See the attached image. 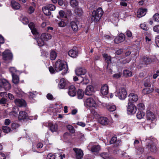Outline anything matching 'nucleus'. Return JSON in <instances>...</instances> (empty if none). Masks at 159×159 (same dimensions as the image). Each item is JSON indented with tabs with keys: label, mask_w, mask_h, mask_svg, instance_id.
<instances>
[{
	"label": "nucleus",
	"mask_w": 159,
	"mask_h": 159,
	"mask_svg": "<svg viewBox=\"0 0 159 159\" xmlns=\"http://www.w3.org/2000/svg\"><path fill=\"white\" fill-rule=\"evenodd\" d=\"M126 34L128 37H131L132 36V33L129 30H127L126 32Z\"/></svg>",
	"instance_id": "680f3d73"
},
{
	"label": "nucleus",
	"mask_w": 159,
	"mask_h": 159,
	"mask_svg": "<svg viewBox=\"0 0 159 159\" xmlns=\"http://www.w3.org/2000/svg\"><path fill=\"white\" fill-rule=\"evenodd\" d=\"M7 103V100L4 97H0V104L5 105Z\"/></svg>",
	"instance_id": "79ce46f5"
},
{
	"label": "nucleus",
	"mask_w": 159,
	"mask_h": 159,
	"mask_svg": "<svg viewBox=\"0 0 159 159\" xmlns=\"http://www.w3.org/2000/svg\"><path fill=\"white\" fill-rule=\"evenodd\" d=\"M3 88L5 90H8L11 88L10 84L5 79H2L0 81V89Z\"/></svg>",
	"instance_id": "0eeeda50"
},
{
	"label": "nucleus",
	"mask_w": 159,
	"mask_h": 159,
	"mask_svg": "<svg viewBox=\"0 0 159 159\" xmlns=\"http://www.w3.org/2000/svg\"><path fill=\"white\" fill-rule=\"evenodd\" d=\"M136 110L135 106L132 102H129L127 107V111L131 114H134L136 112Z\"/></svg>",
	"instance_id": "1a4fd4ad"
},
{
	"label": "nucleus",
	"mask_w": 159,
	"mask_h": 159,
	"mask_svg": "<svg viewBox=\"0 0 159 159\" xmlns=\"http://www.w3.org/2000/svg\"><path fill=\"white\" fill-rule=\"evenodd\" d=\"M83 11L81 8L77 7L75 10L74 12L75 15L78 16H81L83 13Z\"/></svg>",
	"instance_id": "c756f323"
},
{
	"label": "nucleus",
	"mask_w": 159,
	"mask_h": 159,
	"mask_svg": "<svg viewBox=\"0 0 159 159\" xmlns=\"http://www.w3.org/2000/svg\"><path fill=\"white\" fill-rule=\"evenodd\" d=\"M28 26L30 28L31 30L32 29H33V28H35V25L34 23L33 22H30Z\"/></svg>",
	"instance_id": "338daca9"
},
{
	"label": "nucleus",
	"mask_w": 159,
	"mask_h": 159,
	"mask_svg": "<svg viewBox=\"0 0 159 159\" xmlns=\"http://www.w3.org/2000/svg\"><path fill=\"white\" fill-rule=\"evenodd\" d=\"M123 75L125 77L130 76L132 75V72L127 70H124L123 72Z\"/></svg>",
	"instance_id": "e433bc0d"
},
{
	"label": "nucleus",
	"mask_w": 159,
	"mask_h": 159,
	"mask_svg": "<svg viewBox=\"0 0 159 159\" xmlns=\"http://www.w3.org/2000/svg\"><path fill=\"white\" fill-rule=\"evenodd\" d=\"M103 13V11L101 7L98 8L96 10H94L92 14L91 21L98 22Z\"/></svg>",
	"instance_id": "f03ea898"
},
{
	"label": "nucleus",
	"mask_w": 159,
	"mask_h": 159,
	"mask_svg": "<svg viewBox=\"0 0 159 159\" xmlns=\"http://www.w3.org/2000/svg\"><path fill=\"white\" fill-rule=\"evenodd\" d=\"M57 56L56 52L54 51H52L50 53V58L52 60H54Z\"/></svg>",
	"instance_id": "f704fd0d"
},
{
	"label": "nucleus",
	"mask_w": 159,
	"mask_h": 159,
	"mask_svg": "<svg viewBox=\"0 0 159 159\" xmlns=\"http://www.w3.org/2000/svg\"><path fill=\"white\" fill-rule=\"evenodd\" d=\"M69 55L72 57L75 58L78 56V52L77 50V48L74 47L72 49H71L68 52Z\"/></svg>",
	"instance_id": "4468645a"
},
{
	"label": "nucleus",
	"mask_w": 159,
	"mask_h": 159,
	"mask_svg": "<svg viewBox=\"0 0 159 159\" xmlns=\"http://www.w3.org/2000/svg\"><path fill=\"white\" fill-rule=\"evenodd\" d=\"M129 102H136L138 99V95L134 93H130L128 95Z\"/></svg>",
	"instance_id": "a211bd4d"
},
{
	"label": "nucleus",
	"mask_w": 159,
	"mask_h": 159,
	"mask_svg": "<svg viewBox=\"0 0 159 159\" xmlns=\"http://www.w3.org/2000/svg\"><path fill=\"white\" fill-rule=\"evenodd\" d=\"M107 108L108 110L110 111H113L116 109V106L114 105H108L107 106Z\"/></svg>",
	"instance_id": "4c0bfd02"
},
{
	"label": "nucleus",
	"mask_w": 159,
	"mask_h": 159,
	"mask_svg": "<svg viewBox=\"0 0 159 159\" xmlns=\"http://www.w3.org/2000/svg\"><path fill=\"white\" fill-rule=\"evenodd\" d=\"M54 67L57 72L62 70L61 74L63 75H65L67 72L68 70L67 65L60 60L56 61Z\"/></svg>",
	"instance_id": "f257e3e1"
},
{
	"label": "nucleus",
	"mask_w": 159,
	"mask_h": 159,
	"mask_svg": "<svg viewBox=\"0 0 159 159\" xmlns=\"http://www.w3.org/2000/svg\"><path fill=\"white\" fill-rule=\"evenodd\" d=\"M142 60L145 64L148 65L151 62H156L157 59L155 56H154L152 58H150L144 56L142 58Z\"/></svg>",
	"instance_id": "9d476101"
},
{
	"label": "nucleus",
	"mask_w": 159,
	"mask_h": 159,
	"mask_svg": "<svg viewBox=\"0 0 159 159\" xmlns=\"http://www.w3.org/2000/svg\"><path fill=\"white\" fill-rule=\"evenodd\" d=\"M153 18L154 21L156 22L159 21V14L156 13L154 14L153 16Z\"/></svg>",
	"instance_id": "09e8293b"
},
{
	"label": "nucleus",
	"mask_w": 159,
	"mask_h": 159,
	"mask_svg": "<svg viewBox=\"0 0 159 159\" xmlns=\"http://www.w3.org/2000/svg\"><path fill=\"white\" fill-rule=\"evenodd\" d=\"M77 92V91L76 88L73 85H71L69 87L68 89V94L71 97H74L75 96Z\"/></svg>",
	"instance_id": "2eb2a0df"
},
{
	"label": "nucleus",
	"mask_w": 159,
	"mask_h": 159,
	"mask_svg": "<svg viewBox=\"0 0 159 159\" xmlns=\"http://www.w3.org/2000/svg\"><path fill=\"white\" fill-rule=\"evenodd\" d=\"M49 70L51 74H54L55 73V71H56L55 70V69H54L53 67L52 66H50L49 67Z\"/></svg>",
	"instance_id": "bf43d9fd"
},
{
	"label": "nucleus",
	"mask_w": 159,
	"mask_h": 159,
	"mask_svg": "<svg viewBox=\"0 0 159 159\" xmlns=\"http://www.w3.org/2000/svg\"><path fill=\"white\" fill-rule=\"evenodd\" d=\"M147 10L145 8H139L137 11V16L140 18L145 15Z\"/></svg>",
	"instance_id": "aec40b11"
},
{
	"label": "nucleus",
	"mask_w": 159,
	"mask_h": 159,
	"mask_svg": "<svg viewBox=\"0 0 159 159\" xmlns=\"http://www.w3.org/2000/svg\"><path fill=\"white\" fill-rule=\"evenodd\" d=\"M138 108L139 110H143L145 109L144 105L142 103H139L138 105Z\"/></svg>",
	"instance_id": "864d4df0"
},
{
	"label": "nucleus",
	"mask_w": 159,
	"mask_h": 159,
	"mask_svg": "<svg viewBox=\"0 0 159 159\" xmlns=\"http://www.w3.org/2000/svg\"><path fill=\"white\" fill-rule=\"evenodd\" d=\"M101 156L104 159H106L109 157V154L107 152H102L101 154Z\"/></svg>",
	"instance_id": "8fccbe9b"
},
{
	"label": "nucleus",
	"mask_w": 159,
	"mask_h": 159,
	"mask_svg": "<svg viewBox=\"0 0 159 159\" xmlns=\"http://www.w3.org/2000/svg\"><path fill=\"white\" fill-rule=\"evenodd\" d=\"M94 92L95 91L93 87L91 85H89L86 87L84 91V93L86 95L91 96L93 95Z\"/></svg>",
	"instance_id": "9b49d317"
},
{
	"label": "nucleus",
	"mask_w": 159,
	"mask_h": 159,
	"mask_svg": "<svg viewBox=\"0 0 159 159\" xmlns=\"http://www.w3.org/2000/svg\"><path fill=\"white\" fill-rule=\"evenodd\" d=\"M86 72V70L84 68H78L75 70L76 75L78 76H84Z\"/></svg>",
	"instance_id": "f3484780"
},
{
	"label": "nucleus",
	"mask_w": 159,
	"mask_h": 159,
	"mask_svg": "<svg viewBox=\"0 0 159 159\" xmlns=\"http://www.w3.org/2000/svg\"><path fill=\"white\" fill-rule=\"evenodd\" d=\"M11 5L12 8L15 10H18L19 9L20 7V4L18 2L15 1H11Z\"/></svg>",
	"instance_id": "c85d7f7f"
},
{
	"label": "nucleus",
	"mask_w": 159,
	"mask_h": 159,
	"mask_svg": "<svg viewBox=\"0 0 159 159\" xmlns=\"http://www.w3.org/2000/svg\"><path fill=\"white\" fill-rule=\"evenodd\" d=\"M10 71L12 74H12H15L14 72L16 71V69L14 67H11L10 68Z\"/></svg>",
	"instance_id": "13d9d810"
},
{
	"label": "nucleus",
	"mask_w": 159,
	"mask_h": 159,
	"mask_svg": "<svg viewBox=\"0 0 159 159\" xmlns=\"http://www.w3.org/2000/svg\"><path fill=\"white\" fill-rule=\"evenodd\" d=\"M110 142L111 144H114V146L115 147H117L119 146L120 141L117 140L116 136H114L111 139Z\"/></svg>",
	"instance_id": "4be33fe9"
},
{
	"label": "nucleus",
	"mask_w": 159,
	"mask_h": 159,
	"mask_svg": "<svg viewBox=\"0 0 159 159\" xmlns=\"http://www.w3.org/2000/svg\"><path fill=\"white\" fill-rule=\"evenodd\" d=\"M144 152V149L142 147H139L137 149V152L139 155L142 154Z\"/></svg>",
	"instance_id": "3c124183"
},
{
	"label": "nucleus",
	"mask_w": 159,
	"mask_h": 159,
	"mask_svg": "<svg viewBox=\"0 0 159 159\" xmlns=\"http://www.w3.org/2000/svg\"><path fill=\"white\" fill-rule=\"evenodd\" d=\"M66 127L67 129L69 130L70 133L73 134L75 132V130L72 126L70 125H67Z\"/></svg>",
	"instance_id": "ea45409f"
},
{
	"label": "nucleus",
	"mask_w": 159,
	"mask_h": 159,
	"mask_svg": "<svg viewBox=\"0 0 159 159\" xmlns=\"http://www.w3.org/2000/svg\"><path fill=\"white\" fill-rule=\"evenodd\" d=\"M22 23L25 25L29 23L28 19L26 17H24L22 18Z\"/></svg>",
	"instance_id": "5fc2aeb1"
},
{
	"label": "nucleus",
	"mask_w": 159,
	"mask_h": 159,
	"mask_svg": "<svg viewBox=\"0 0 159 159\" xmlns=\"http://www.w3.org/2000/svg\"><path fill=\"white\" fill-rule=\"evenodd\" d=\"M145 115L144 113L142 111L138 112L136 116L137 118L140 119L143 118Z\"/></svg>",
	"instance_id": "c9c22d12"
},
{
	"label": "nucleus",
	"mask_w": 159,
	"mask_h": 159,
	"mask_svg": "<svg viewBox=\"0 0 159 159\" xmlns=\"http://www.w3.org/2000/svg\"><path fill=\"white\" fill-rule=\"evenodd\" d=\"M44 40L41 39V38L40 39H38L37 40V43L39 46H43L44 43Z\"/></svg>",
	"instance_id": "a18cd8bd"
},
{
	"label": "nucleus",
	"mask_w": 159,
	"mask_h": 159,
	"mask_svg": "<svg viewBox=\"0 0 159 159\" xmlns=\"http://www.w3.org/2000/svg\"><path fill=\"white\" fill-rule=\"evenodd\" d=\"M55 5L52 4H49L46 7L42 8V10L44 13L47 16H50L51 14V11H53L56 9Z\"/></svg>",
	"instance_id": "7ed1b4c3"
},
{
	"label": "nucleus",
	"mask_w": 159,
	"mask_h": 159,
	"mask_svg": "<svg viewBox=\"0 0 159 159\" xmlns=\"http://www.w3.org/2000/svg\"><path fill=\"white\" fill-rule=\"evenodd\" d=\"M82 77L83 78L82 81V83L83 84H86L89 82V80L87 78H85V77L82 76Z\"/></svg>",
	"instance_id": "603ef678"
},
{
	"label": "nucleus",
	"mask_w": 159,
	"mask_h": 159,
	"mask_svg": "<svg viewBox=\"0 0 159 159\" xmlns=\"http://www.w3.org/2000/svg\"><path fill=\"white\" fill-rule=\"evenodd\" d=\"M66 84V82L64 78H62L60 80L58 84V86L60 89H63Z\"/></svg>",
	"instance_id": "cd10ccee"
},
{
	"label": "nucleus",
	"mask_w": 159,
	"mask_h": 159,
	"mask_svg": "<svg viewBox=\"0 0 159 159\" xmlns=\"http://www.w3.org/2000/svg\"><path fill=\"white\" fill-rule=\"evenodd\" d=\"M147 144L146 145V148L149 152H156L157 149L153 142L149 139H146Z\"/></svg>",
	"instance_id": "20e7f679"
},
{
	"label": "nucleus",
	"mask_w": 159,
	"mask_h": 159,
	"mask_svg": "<svg viewBox=\"0 0 159 159\" xmlns=\"http://www.w3.org/2000/svg\"><path fill=\"white\" fill-rule=\"evenodd\" d=\"M93 97L94 98L90 97L86 99L85 103L88 107H95L96 106V103L94 99H96V97L95 96Z\"/></svg>",
	"instance_id": "423d86ee"
},
{
	"label": "nucleus",
	"mask_w": 159,
	"mask_h": 159,
	"mask_svg": "<svg viewBox=\"0 0 159 159\" xmlns=\"http://www.w3.org/2000/svg\"><path fill=\"white\" fill-rule=\"evenodd\" d=\"M47 158V159H55V156L52 153H49L48 155Z\"/></svg>",
	"instance_id": "6e6d98bb"
},
{
	"label": "nucleus",
	"mask_w": 159,
	"mask_h": 159,
	"mask_svg": "<svg viewBox=\"0 0 159 159\" xmlns=\"http://www.w3.org/2000/svg\"><path fill=\"white\" fill-rule=\"evenodd\" d=\"M147 119L151 121H152L155 118V115L150 111H148L146 113Z\"/></svg>",
	"instance_id": "6ab92c4d"
},
{
	"label": "nucleus",
	"mask_w": 159,
	"mask_h": 159,
	"mask_svg": "<svg viewBox=\"0 0 159 159\" xmlns=\"http://www.w3.org/2000/svg\"><path fill=\"white\" fill-rule=\"evenodd\" d=\"M101 92L103 95H106L108 93V88L107 85L105 84L103 85L101 88Z\"/></svg>",
	"instance_id": "b1692460"
},
{
	"label": "nucleus",
	"mask_w": 159,
	"mask_h": 159,
	"mask_svg": "<svg viewBox=\"0 0 159 159\" xmlns=\"http://www.w3.org/2000/svg\"><path fill=\"white\" fill-rule=\"evenodd\" d=\"M3 57L5 60H9L12 59V55L10 51L6 50L3 52Z\"/></svg>",
	"instance_id": "ddd939ff"
},
{
	"label": "nucleus",
	"mask_w": 159,
	"mask_h": 159,
	"mask_svg": "<svg viewBox=\"0 0 159 159\" xmlns=\"http://www.w3.org/2000/svg\"><path fill=\"white\" fill-rule=\"evenodd\" d=\"M144 85L146 87H151L150 80L149 78L146 80L144 82Z\"/></svg>",
	"instance_id": "c03bdc74"
},
{
	"label": "nucleus",
	"mask_w": 159,
	"mask_h": 159,
	"mask_svg": "<svg viewBox=\"0 0 159 159\" xmlns=\"http://www.w3.org/2000/svg\"><path fill=\"white\" fill-rule=\"evenodd\" d=\"M100 150V147L98 145H93L91 148V151L92 152H97Z\"/></svg>",
	"instance_id": "473e14b6"
},
{
	"label": "nucleus",
	"mask_w": 159,
	"mask_h": 159,
	"mask_svg": "<svg viewBox=\"0 0 159 159\" xmlns=\"http://www.w3.org/2000/svg\"><path fill=\"white\" fill-rule=\"evenodd\" d=\"M84 92L81 89H79L77 91V98L78 99H82L84 96Z\"/></svg>",
	"instance_id": "7c9ffc66"
},
{
	"label": "nucleus",
	"mask_w": 159,
	"mask_h": 159,
	"mask_svg": "<svg viewBox=\"0 0 159 159\" xmlns=\"http://www.w3.org/2000/svg\"><path fill=\"white\" fill-rule=\"evenodd\" d=\"M12 76L13 83L15 84L18 83L19 81V78L18 76L15 74H12Z\"/></svg>",
	"instance_id": "72a5a7b5"
},
{
	"label": "nucleus",
	"mask_w": 159,
	"mask_h": 159,
	"mask_svg": "<svg viewBox=\"0 0 159 159\" xmlns=\"http://www.w3.org/2000/svg\"><path fill=\"white\" fill-rule=\"evenodd\" d=\"M71 27L73 31H76L78 30V27L76 23L74 21H72L70 23Z\"/></svg>",
	"instance_id": "2f4dec72"
},
{
	"label": "nucleus",
	"mask_w": 159,
	"mask_h": 159,
	"mask_svg": "<svg viewBox=\"0 0 159 159\" xmlns=\"http://www.w3.org/2000/svg\"><path fill=\"white\" fill-rule=\"evenodd\" d=\"M58 25L60 27H64L66 25V23L63 21H58L57 22Z\"/></svg>",
	"instance_id": "49530a36"
},
{
	"label": "nucleus",
	"mask_w": 159,
	"mask_h": 159,
	"mask_svg": "<svg viewBox=\"0 0 159 159\" xmlns=\"http://www.w3.org/2000/svg\"><path fill=\"white\" fill-rule=\"evenodd\" d=\"M48 126L51 131L52 132H56L57 129V125L56 124H54L52 123H49Z\"/></svg>",
	"instance_id": "393cba45"
},
{
	"label": "nucleus",
	"mask_w": 159,
	"mask_h": 159,
	"mask_svg": "<svg viewBox=\"0 0 159 159\" xmlns=\"http://www.w3.org/2000/svg\"><path fill=\"white\" fill-rule=\"evenodd\" d=\"M28 115L27 113L23 111L20 112L18 116L19 120H24L27 118Z\"/></svg>",
	"instance_id": "5701e85b"
},
{
	"label": "nucleus",
	"mask_w": 159,
	"mask_h": 159,
	"mask_svg": "<svg viewBox=\"0 0 159 159\" xmlns=\"http://www.w3.org/2000/svg\"><path fill=\"white\" fill-rule=\"evenodd\" d=\"M73 150L75 152V157L76 159H81L82 158L84 153L82 150L77 148H74Z\"/></svg>",
	"instance_id": "6e6552de"
},
{
	"label": "nucleus",
	"mask_w": 159,
	"mask_h": 159,
	"mask_svg": "<svg viewBox=\"0 0 159 159\" xmlns=\"http://www.w3.org/2000/svg\"><path fill=\"white\" fill-rule=\"evenodd\" d=\"M140 27L144 30L147 31L149 29V28L147 26L146 24L144 23L140 25Z\"/></svg>",
	"instance_id": "de8ad7c7"
},
{
	"label": "nucleus",
	"mask_w": 159,
	"mask_h": 159,
	"mask_svg": "<svg viewBox=\"0 0 159 159\" xmlns=\"http://www.w3.org/2000/svg\"><path fill=\"white\" fill-rule=\"evenodd\" d=\"M40 38L45 41H47L51 38L52 35L48 33H43L41 34Z\"/></svg>",
	"instance_id": "a878e982"
},
{
	"label": "nucleus",
	"mask_w": 159,
	"mask_h": 159,
	"mask_svg": "<svg viewBox=\"0 0 159 159\" xmlns=\"http://www.w3.org/2000/svg\"><path fill=\"white\" fill-rule=\"evenodd\" d=\"M99 122L102 125H105L108 124L109 120L106 117H101L98 120Z\"/></svg>",
	"instance_id": "412c9836"
},
{
	"label": "nucleus",
	"mask_w": 159,
	"mask_h": 159,
	"mask_svg": "<svg viewBox=\"0 0 159 159\" xmlns=\"http://www.w3.org/2000/svg\"><path fill=\"white\" fill-rule=\"evenodd\" d=\"M102 56L105 59V61L107 64V66L108 67L109 64L111 62V57L108 56L107 54L105 53L102 54Z\"/></svg>",
	"instance_id": "bb28decb"
},
{
	"label": "nucleus",
	"mask_w": 159,
	"mask_h": 159,
	"mask_svg": "<svg viewBox=\"0 0 159 159\" xmlns=\"http://www.w3.org/2000/svg\"><path fill=\"white\" fill-rule=\"evenodd\" d=\"M2 128L3 132L7 133H9L11 130V128L7 126H3Z\"/></svg>",
	"instance_id": "37998d69"
},
{
	"label": "nucleus",
	"mask_w": 159,
	"mask_h": 159,
	"mask_svg": "<svg viewBox=\"0 0 159 159\" xmlns=\"http://www.w3.org/2000/svg\"><path fill=\"white\" fill-rule=\"evenodd\" d=\"M59 15L61 17L63 18L64 17L65 15V12L63 11H59Z\"/></svg>",
	"instance_id": "69168bd1"
},
{
	"label": "nucleus",
	"mask_w": 159,
	"mask_h": 159,
	"mask_svg": "<svg viewBox=\"0 0 159 159\" xmlns=\"http://www.w3.org/2000/svg\"><path fill=\"white\" fill-rule=\"evenodd\" d=\"M152 92V89H151L149 87H146L142 91L143 93L144 94L149 93Z\"/></svg>",
	"instance_id": "58836bf2"
},
{
	"label": "nucleus",
	"mask_w": 159,
	"mask_h": 159,
	"mask_svg": "<svg viewBox=\"0 0 159 159\" xmlns=\"http://www.w3.org/2000/svg\"><path fill=\"white\" fill-rule=\"evenodd\" d=\"M34 8L33 6H30V7L29 9V12L30 14H31L34 11Z\"/></svg>",
	"instance_id": "0e129e2a"
},
{
	"label": "nucleus",
	"mask_w": 159,
	"mask_h": 159,
	"mask_svg": "<svg viewBox=\"0 0 159 159\" xmlns=\"http://www.w3.org/2000/svg\"><path fill=\"white\" fill-rule=\"evenodd\" d=\"M155 41L157 46L159 47V35L156 37Z\"/></svg>",
	"instance_id": "774afa93"
},
{
	"label": "nucleus",
	"mask_w": 159,
	"mask_h": 159,
	"mask_svg": "<svg viewBox=\"0 0 159 159\" xmlns=\"http://www.w3.org/2000/svg\"><path fill=\"white\" fill-rule=\"evenodd\" d=\"M14 102L16 105L20 107H25L26 105L25 101L21 98L15 99L14 100Z\"/></svg>",
	"instance_id": "f8f14e48"
},
{
	"label": "nucleus",
	"mask_w": 159,
	"mask_h": 159,
	"mask_svg": "<svg viewBox=\"0 0 159 159\" xmlns=\"http://www.w3.org/2000/svg\"><path fill=\"white\" fill-rule=\"evenodd\" d=\"M47 98L49 100H53V97L52 95L50 93H48L47 95Z\"/></svg>",
	"instance_id": "052dcab7"
},
{
	"label": "nucleus",
	"mask_w": 159,
	"mask_h": 159,
	"mask_svg": "<svg viewBox=\"0 0 159 159\" xmlns=\"http://www.w3.org/2000/svg\"><path fill=\"white\" fill-rule=\"evenodd\" d=\"M153 29L154 31L157 33H159V24L155 26Z\"/></svg>",
	"instance_id": "4d7b16f0"
},
{
	"label": "nucleus",
	"mask_w": 159,
	"mask_h": 159,
	"mask_svg": "<svg viewBox=\"0 0 159 159\" xmlns=\"http://www.w3.org/2000/svg\"><path fill=\"white\" fill-rule=\"evenodd\" d=\"M125 36L123 34H120L118 36L116 37L115 39L114 42L118 44L123 42L125 39Z\"/></svg>",
	"instance_id": "dca6fc26"
},
{
	"label": "nucleus",
	"mask_w": 159,
	"mask_h": 159,
	"mask_svg": "<svg viewBox=\"0 0 159 159\" xmlns=\"http://www.w3.org/2000/svg\"><path fill=\"white\" fill-rule=\"evenodd\" d=\"M127 92L124 88H121L115 93V95L120 99H124L126 97Z\"/></svg>",
	"instance_id": "39448f33"
},
{
	"label": "nucleus",
	"mask_w": 159,
	"mask_h": 159,
	"mask_svg": "<svg viewBox=\"0 0 159 159\" xmlns=\"http://www.w3.org/2000/svg\"><path fill=\"white\" fill-rule=\"evenodd\" d=\"M70 4L71 7H75L78 5V2L76 0H70Z\"/></svg>",
	"instance_id": "a19ab883"
},
{
	"label": "nucleus",
	"mask_w": 159,
	"mask_h": 159,
	"mask_svg": "<svg viewBox=\"0 0 159 159\" xmlns=\"http://www.w3.org/2000/svg\"><path fill=\"white\" fill-rule=\"evenodd\" d=\"M19 126V125L17 123H13L11 124V127L13 129H16Z\"/></svg>",
	"instance_id": "e2e57ef3"
}]
</instances>
